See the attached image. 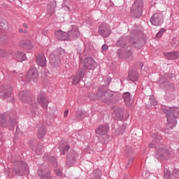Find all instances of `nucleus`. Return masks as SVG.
<instances>
[{"label":"nucleus","instance_id":"nucleus-9","mask_svg":"<svg viewBox=\"0 0 179 179\" xmlns=\"http://www.w3.org/2000/svg\"><path fill=\"white\" fill-rule=\"evenodd\" d=\"M37 100L38 104H40L42 108H44V110H47V108H48V103L50 101H48V99L45 98L44 95L38 94Z\"/></svg>","mask_w":179,"mask_h":179},{"label":"nucleus","instance_id":"nucleus-28","mask_svg":"<svg viewBox=\"0 0 179 179\" xmlns=\"http://www.w3.org/2000/svg\"><path fill=\"white\" fill-rule=\"evenodd\" d=\"M115 113L117 117H124V110L121 108H117L115 110Z\"/></svg>","mask_w":179,"mask_h":179},{"label":"nucleus","instance_id":"nucleus-21","mask_svg":"<svg viewBox=\"0 0 179 179\" xmlns=\"http://www.w3.org/2000/svg\"><path fill=\"white\" fill-rule=\"evenodd\" d=\"M139 78V75L136 71H130L129 73V80H132L133 82H135Z\"/></svg>","mask_w":179,"mask_h":179},{"label":"nucleus","instance_id":"nucleus-48","mask_svg":"<svg viewBox=\"0 0 179 179\" xmlns=\"http://www.w3.org/2000/svg\"><path fill=\"white\" fill-rule=\"evenodd\" d=\"M117 45H120V41L117 42Z\"/></svg>","mask_w":179,"mask_h":179},{"label":"nucleus","instance_id":"nucleus-15","mask_svg":"<svg viewBox=\"0 0 179 179\" xmlns=\"http://www.w3.org/2000/svg\"><path fill=\"white\" fill-rule=\"evenodd\" d=\"M15 165L17 166V167H18V171H16L15 173L17 174H19V173H20V171H23V170H26V169H27V164L20 161L18 162H15Z\"/></svg>","mask_w":179,"mask_h":179},{"label":"nucleus","instance_id":"nucleus-3","mask_svg":"<svg viewBox=\"0 0 179 179\" xmlns=\"http://www.w3.org/2000/svg\"><path fill=\"white\" fill-rule=\"evenodd\" d=\"M89 97L90 100H97V99H99L100 100H101V101H103V103H106L107 101H109V100H111V95H110V93L101 91H99L97 93V95L93 93H90Z\"/></svg>","mask_w":179,"mask_h":179},{"label":"nucleus","instance_id":"nucleus-34","mask_svg":"<svg viewBox=\"0 0 179 179\" xmlns=\"http://www.w3.org/2000/svg\"><path fill=\"white\" fill-rule=\"evenodd\" d=\"M6 41H8V36H0V43H6Z\"/></svg>","mask_w":179,"mask_h":179},{"label":"nucleus","instance_id":"nucleus-24","mask_svg":"<svg viewBox=\"0 0 179 179\" xmlns=\"http://www.w3.org/2000/svg\"><path fill=\"white\" fill-rule=\"evenodd\" d=\"M8 29V22L3 18H0V29L6 30Z\"/></svg>","mask_w":179,"mask_h":179},{"label":"nucleus","instance_id":"nucleus-8","mask_svg":"<svg viewBox=\"0 0 179 179\" xmlns=\"http://www.w3.org/2000/svg\"><path fill=\"white\" fill-rule=\"evenodd\" d=\"M150 20L154 26H162L163 24V17L160 14H154Z\"/></svg>","mask_w":179,"mask_h":179},{"label":"nucleus","instance_id":"nucleus-5","mask_svg":"<svg viewBox=\"0 0 179 179\" xmlns=\"http://www.w3.org/2000/svg\"><path fill=\"white\" fill-rule=\"evenodd\" d=\"M27 79L30 82H36L38 79V71L35 67H31L27 74Z\"/></svg>","mask_w":179,"mask_h":179},{"label":"nucleus","instance_id":"nucleus-33","mask_svg":"<svg viewBox=\"0 0 179 179\" xmlns=\"http://www.w3.org/2000/svg\"><path fill=\"white\" fill-rule=\"evenodd\" d=\"M4 95H3V97H9V96H10V93H12V88H9L8 91H4Z\"/></svg>","mask_w":179,"mask_h":179},{"label":"nucleus","instance_id":"nucleus-31","mask_svg":"<svg viewBox=\"0 0 179 179\" xmlns=\"http://www.w3.org/2000/svg\"><path fill=\"white\" fill-rule=\"evenodd\" d=\"M8 124L10 125V127H14L16 124V118L10 117Z\"/></svg>","mask_w":179,"mask_h":179},{"label":"nucleus","instance_id":"nucleus-10","mask_svg":"<svg viewBox=\"0 0 179 179\" xmlns=\"http://www.w3.org/2000/svg\"><path fill=\"white\" fill-rule=\"evenodd\" d=\"M55 34L56 37L58 38V40H63V41L69 40V34L66 32H64L61 30H59V31H56Z\"/></svg>","mask_w":179,"mask_h":179},{"label":"nucleus","instance_id":"nucleus-17","mask_svg":"<svg viewBox=\"0 0 179 179\" xmlns=\"http://www.w3.org/2000/svg\"><path fill=\"white\" fill-rule=\"evenodd\" d=\"M71 36V37H79V36H80L79 28L76 26H73L71 30L69 31V36Z\"/></svg>","mask_w":179,"mask_h":179},{"label":"nucleus","instance_id":"nucleus-12","mask_svg":"<svg viewBox=\"0 0 179 179\" xmlns=\"http://www.w3.org/2000/svg\"><path fill=\"white\" fill-rule=\"evenodd\" d=\"M49 61L53 66H59V64H61V60L59 57L55 56L54 55L51 54L49 57Z\"/></svg>","mask_w":179,"mask_h":179},{"label":"nucleus","instance_id":"nucleus-23","mask_svg":"<svg viewBox=\"0 0 179 179\" xmlns=\"http://www.w3.org/2000/svg\"><path fill=\"white\" fill-rule=\"evenodd\" d=\"M123 99L127 106L131 104V94L129 92H126L123 94Z\"/></svg>","mask_w":179,"mask_h":179},{"label":"nucleus","instance_id":"nucleus-2","mask_svg":"<svg viewBox=\"0 0 179 179\" xmlns=\"http://www.w3.org/2000/svg\"><path fill=\"white\" fill-rule=\"evenodd\" d=\"M142 9H143V1L136 0L131 7V13L136 18L141 17L142 16Z\"/></svg>","mask_w":179,"mask_h":179},{"label":"nucleus","instance_id":"nucleus-43","mask_svg":"<svg viewBox=\"0 0 179 179\" xmlns=\"http://www.w3.org/2000/svg\"><path fill=\"white\" fill-rule=\"evenodd\" d=\"M23 27H25L26 29H27V24L24 23V24H23Z\"/></svg>","mask_w":179,"mask_h":179},{"label":"nucleus","instance_id":"nucleus-16","mask_svg":"<svg viewBox=\"0 0 179 179\" xmlns=\"http://www.w3.org/2000/svg\"><path fill=\"white\" fill-rule=\"evenodd\" d=\"M166 58L167 59H177L179 58V52L175 51V52H171L165 54Z\"/></svg>","mask_w":179,"mask_h":179},{"label":"nucleus","instance_id":"nucleus-14","mask_svg":"<svg viewBox=\"0 0 179 179\" xmlns=\"http://www.w3.org/2000/svg\"><path fill=\"white\" fill-rule=\"evenodd\" d=\"M83 76H85V70L80 71V73H78L73 79L72 85H78Z\"/></svg>","mask_w":179,"mask_h":179},{"label":"nucleus","instance_id":"nucleus-6","mask_svg":"<svg viewBox=\"0 0 179 179\" xmlns=\"http://www.w3.org/2000/svg\"><path fill=\"white\" fill-rule=\"evenodd\" d=\"M99 31L102 37H108L111 34V28L108 24L103 23L100 26Z\"/></svg>","mask_w":179,"mask_h":179},{"label":"nucleus","instance_id":"nucleus-18","mask_svg":"<svg viewBox=\"0 0 179 179\" xmlns=\"http://www.w3.org/2000/svg\"><path fill=\"white\" fill-rule=\"evenodd\" d=\"M36 62L39 66H45V56L44 55H40L36 57Z\"/></svg>","mask_w":179,"mask_h":179},{"label":"nucleus","instance_id":"nucleus-26","mask_svg":"<svg viewBox=\"0 0 179 179\" xmlns=\"http://www.w3.org/2000/svg\"><path fill=\"white\" fill-rule=\"evenodd\" d=\"M32 150H35L38 155H41L44 152V148H43V145H37L36 148H32Z\"/></svg>","mask_w":179,"mask_h":179},{"label":"nucleus","instance_id":"nucleus-4","mask_svg":"<svg viewBox=\"0 0 179 179\" xmlns=\"http://www.w3.org/2000/svg\"><path fill=\"white\" fill-rule=\"evenodd\" d=\"M80 66H83L85 69H89L93 71L97 66V62L92 57H86L81 60Z\"/></svg>","mask_w":179,"mask_h":179},{"label":"nucleus","instance_id":"nucleus-13","mask_svg":"<svg viewBox=\"0 0 179 179\" xmlns=\"http://www.w3.org/2000/svg\"><path fill=\"white\" fill-rule=\"evenodd\" d=\"M38 175L41 179L51 178V173H50V171H47L45 169H38Z\"/></svg>","mask_w":179,"mask_h":179},{"label":"nucleus","instance_id":"nucleus-35","mask_svg":"<svg viewBox=\"0 0 179 179\" xmlns=\"http://www.w3.org/2000/svg\"><path fill=\"white\" fill-rule=\"evenodd\" d=\"M6 123V120L3 117V115H0V124H5Z\"/></svg>","mask_w":179,"mask_h":179},{"label":"nucleus","instance_id":"nucleus-19","mask_svg":"<svg viewBox=\"0 0 179 179\" xmlns=\"http://www.w3.org/2000/svg\"><path fill=\"white\" fill-rule=\"evenodd\" d=\"M19 99L22 101L23 103H29V101L30 100V98L27 96V94L26 92H21L19 93Z\"/></svg>","mask_w":179,"mask_h":179},{"label":"nucleus","instance_id":"nucleus-1","mask_svg":"<svg viewBox=\"0 0 179 179\" xmlns=\"http://www.w3.org/2000/svg\"><path fill=\"white\" fill-rule=\"evenodd\" d=\"M166 120L169 128H173L177 125L176 118H179V108H171L166 112Z\"/></svg>","mask_w":179,"mask_h":179},{"label":"nucleus","instance_id":"nucleus-44","mask_svg":"<svg viewBox=\"0 0 179 179\" xmlns=\"http://www.w3.org/2000/svg\"><path fill=\"white\" fill-rule=\"evenodd\" d=\"M128 167H129V163H127V164L126 165V169H128Z\"/></svg>","mask_w":179,"mask_h":179},{"label":"nucleus","instance_id":"nucleus-45","mask_svg":"<svg viewBox=\"0 0 179 179\" xmlns=\"http://www.w3.org/2000/svg\"><path fill=\"white\" fill-rule=\"evenodd\" d=\"M42 34H43V36H45V31H43V32H42Z\"/></svg>","mask_w":179,"mask_h":179},{"label":"nucleus","instance_id":"nucleus-37","mask_svg":"<svg viewBox=\"0 0 179 179\" xmlns=\"http://www.w3.org/2000/svg\"><path fill=\"white\" fill-rule=\"evenodd\" d=\"M173 173L175 174V176L179 178V169H175L173 171Z\"/></svg>","mask_w":179,"mask_h":179},{"label":"nucleus","instance_id":"nucleus-32","mask_svg":"<svg viewBox=\"0 0 179 179\" xmlns=\"http://www.w3.org/2000/svg\"><path fill=\"white\" fill-rule=\"evenodd\" d=\"M150 101L152 106H157V101H156V99L155 98V96H151L150 97Z\"/></svg>","mask_w":179,"mask_h":179},{"label":"nucleus","instance_id":"nucleus-7","mask_svg":"<svg viewBox=\"0 0 179 179\" xmlns=\"http://www.w3.org/2000/svg\"><path fill=\"white\" fill-rule=\"evenodd\" d=\"M157 156L159 159L166 160L170 157V152L167 149L161 147L157 150Z\"/></svg>","mask_w":179,"mask_h":179},{"label":"nucleus","instance_id":"nucleus-47","mask_svg":"<svg viewBox=\"0 0 179 179\" xmlns=\"http://www.w3.org/2000/svg\"><path fill=\"white\" fill-rule=\"evenodd\" d=\"M19 31L20 33H22V31H23V29H20Z\"/></svg>","mask_w":179,"mask_h":179},{"label":"nucleus","instance_id":"nucleus-50","mask_svg":"<svg viewBox=\"0 0 179 179\" xmlns=\"http://www.w3.org/2000/svg\"><path fill=\"white\" fill-rule=\"evenodd\" d=\"M0 52H1V50H0Z\"/></svg>","mask_w":179,"mask_h":179},{"label":"nucleus","instance_id":"nucleus-20","mask_svg":"<svg viewBox=\"0 0 179 179\" xmlns=\"http://www.w3.org/2000/svg\"><path fill=\"white\" fill-rule=\"evenodd\" d=\"M15 58L18 62H22V61H24L26 59V55L22 52H17L15 54Z\"/></svg>","mask_w":179,"mask_h":179},{"label":"nucleus","instance_id":"nucleus-42","mask_svg":"<svg viewBox=\"0 0 179 179\" xmlns=\"http://www.w3.org/2000/svg\"><path fill=\"white\" fill-rule=\"evenodd\" d=\"M128 162H128L129 164L132 163L134 162V157H131V158L129 159Z\"/></svg>","mask_w":179,"mask_h":179},{"label":"nucleus","instance_id":"nucleus-25","mask_svg":"<svg viewBox=\"0 0 179 179\" xmlns=\"http://www.w3.org/2000/svg\"><path fill=\"white\" fill-rule=\"evenodd\" d=\"M60 152L62 155H65V152L69 150V145H63L59 146Z\"/></svg>","mask_w":179,"mask_h":179},{"label":"nucleus","instance_id":"nucleus-39","mask_svg":"<svg viewBox=\"0 0 179 179\" xmlns=\"http://www.w3.org/2000/svg\"><path fill=\"white\" fill-rule=\"evenodd\" d=\"M131 55H132V52L128 51L126 52L125 57L126 58H128V57H131Z\"/></svg>","mask_w":179,"mask_h":179},{"label":"nucleus","instance_id":"nucleus-46","mask_svg":"<svg viewBox=\"0 0 179 179\" xmlns=\"http://www.w3.org/2000/svg\"><path fill=\"white\" fill-rule=\"evenodd\" d=\"M150 148H154V146L152 144H150Z\"/></svg>","mask_w":179,"mask_h":179},{"label":"nucleus","instance_id":"nucleus-22","mask_svg":"<svg viewBox=\"0 0 179 179\" xmlns=\"http://www.w3.org/2000/svg\"><path fill=\"white\" fill-rule=\"evenodd\" d=\"M46 133H47V131L45 130V128L44 127L39 128L38 131V138L39 139H43V137L45 136Z\"/></svg>","mask_w":179,"mask_h":179},{"label":"nucleus","instance_id":"nucleus-11","mask_svg":"<svg viewBox=\"0 0 179 179\" xmlns=\"http://www.w3.org/2000/svg\"><path fill=\"white\" fill-rule=\"evenodd\" d=\"M107 132H108V124L100 125L96 130V135H106Z\"/></svg>","mask_w":179,"mask_h":179},{"label":"nucleus","instance_id":"nucleus-29","mask_svg":"<svg viewBox=\"0 0 179 179\" xmlns=\"http://www.w3.org/2000/svg\"><path fill=\"white\" fill-rule=\"evenodd\" d=\"M164 179H173L171 177V173H170V171L169 169H166L164 171Z\"/></svg>","mask_w":179,"mask_h":179},{"label":"nucleus","instance_id":"nucleus-27","mask_svg":"<svg viewBox=\"0 0 179 179\" xmlns=\"http://www.w3.org/2000/svg\"><path fill=\"white\" fill-rule=\"evenodd\" d=\"M76 116L78 120H83L85 117V113L82 110H78L76 112Z\"/></svg>","mask_w":179,"mask_h":179},{"label":"nucleus","instance_id":"nucleus-38","mask_svg":"<svg viewBox=\"0 0 179 179\" xmlns=\"http://www.w3.org/2000/svg\"><path fill=\"white\" fill-rule=\"evenodd\" d=\"M107 50H108V46L107 45H103L102 50L103 51H107Z\"/></svg>","mask_w":179,"mask_h":179},{"label":"nucleus","instance_id":"nucleus-30","mask_svg":"<svg viewBox=\"0 0 179 179\" xmlns=\"http://www.w3.org/2000/svg\"><path fill=\"white\" fill-rule=\"evenodd\" d=\"M164 31H166V29H162L156 34L155 38H157L158 40H159V38H162V36H163V34L164 33Z\"/></svg>","mask_w":179,"mask_h":179},{"label":"nucleus","instance_id":"nucleus-40","mask_svg":"<svg viewBox=\"0 0 179 179\" xmlns=\"http://www.w3.org/2000/svg\"><path fill=\"white\" fill-rule=\"evenodd\" d=\"M68 114H69V110H66L64 113V118H66V117H68Z\"/></svg>","mask_w":179,"mask_h":179},{"label":"nucleus","instance_id":"nucleus-49","mask_svg":"<svg viewBox=\"0 0 179 179\" xmlns=\"http://www.w3.org/2000/svg\"><path fill=\"white\" fill-rule=\"evenodd\" d=\"M72 162H74V159H72Z\"/></svg>","mask_w":179,"mask_h":179},{"label":"nucleus","instance_id":"nucleus-41","mask_svg":"<svg viewBox=\"0 0 179 179\" xmlns=\"http://www.w3.org/2000/svg\"><path fill=\"white\" fill-rule=\"evenodd\" d=\"M71 162V155L67 156V164H69V162Z\"/></svg>","mask_w":179,"mask_h":179},{"label":"nucleus","instance_id":"nucleus-36","mask_svg":"<svg viewBox=\"0 0 179 179\" xmlns=\"http://www.w3.org/2000/svg\"><path fill=\"white\" fill-rule=\"evenodd\" d=\"M55 173L58 177H62V173H61V171H59V169L55 170Z\"/></svg>","mask_w":179,"mask_h":179}]
</instances>
